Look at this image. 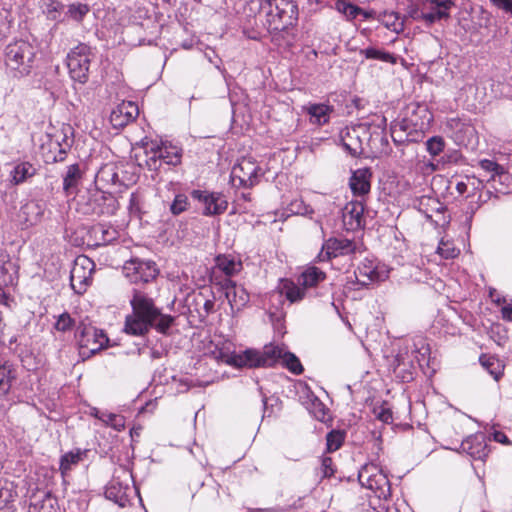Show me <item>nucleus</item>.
<instances>
[{"instance_id": "nucleus-54", "label": "nucleus", "mask_w": 512, "mask_h": 512, "mask_svg": "<svg viewBox=\"0 0 512 512\" xmlns=\"http://www.w3.org/2000/svg\"><path fill=\"white\" fill-rule=\"evenodd\" d=\"M493 5H495L497 8L502 9L504 11H508L509 8L512 6V0H490Z\"/></svg>"}, {"instance_id": "nucleus-40", "label": "nucleus", "mask_w": 512, "mask_h": 512, "mask_svg": "<svg viewBox=\"0 0 512 512\" xmlns=\"http://www.w3.org/2000/svg\"><path fill=\"white\" fill-rule=\"evenodd\" d=\"M81 178V171L78 165L74 164L68 167L64 178L63 186L66 192L74 188Z\"/></svg>"}, {"instance_id": "nucleus-50", "label": "nucleus", "mask_w": 512, "mask_h": 512, "mask_svg": "<svg viewBox=\"0 0 512 512\" xmlns=\"http://www.w3.org/2000/svg\"><path fill=\"white\" fill-rule=\"evenodd\" d=\"M310 412L319 421L323 422L327 418V409L325 405L317 399L312 401Z\"/></svg>"}, {"instance_id": "nucleus-38", "label": "nucleus", "mask_w": 512, "mask_h": 512, "mask_svg": "<svg viewBox=\"0 0 512 512\" xmlns=\"http://www.w3.org/2000/svg\"><path fill=\"white\" fill-rule=\"evenodd\" d=\"M281 365L287 368L291 373L295 375L301 374L304 370L298 357L287 350L283 355Z\"/></svg>"}, {"instance_id": "nucleus-49", "label": "nucleus", "mask_w": 512, "mask_h": 512, "mask_svg": "<svg viewBox=\"0 0 512 512\" xmlns=\"http://www.w3.org/2000/svg\"><path fill=\"white\" fill-rule=\"evenodd\" d=\"M173 320V317L170 315H163L158 311L157 319L154 321L153 325L159 332L165 333L172 325Z\"/></svg>"}, {"instance_id": "nucleus-3", "label": "nucleus", "mask_w": 512, "mask_h": 512, "mask_svg": "<svg viewBox=\"0 0 512 512\" xmlns=\"http://www.w3.org/2000/svg\"><path fill=\"white\" fill-rule=\"evenodd\" d=\"M261 10L266 14L269 28L274 31L286 29L298 18V7L292 0H263Z\"/></svg>"}, {"instance_id": "nucleus-2", "label": "nucleus", "mask_w": 512, "mask_h": 512, "mask_svg": "<svg viewBox=\"0 0 512 512\" xmlns=\"http://www.w3.org/2000/svg\"><path fill=\"white\" fill-rule=\"evenodd\" d=\"M433 121V114L425 105L415 106L411 113L402 121L391 127V135L394 141H403L401 132L406 134V140L417 142L424 137Z\"/></svg>"}, {"instance_id": "nucleus-42", "label": "nucleus", "mask_w": 512, "mask_h": 512, "mask_svg": "<svg viewBox=\"0 0 512 512\" xmlns=\"http://www.w3.org/2000/svg\"><path fill=\"white\" fill-rule=\"evenodd\" d=\"M437 253L444 259H451L458 256L459 249L451 241L442 239L438 245Z\"/></svg>"}, {"instance_id": "nucleus-34", "label": "nucleus", "mask_w": 512, "mask_h": 512, "mask_svg": "<svg viewBox=\"0 0 512 512\" xmlns=\"http://www.w3.org/2000/svg\"><path fill=\"white\" fill-rule=\"evenodd\" d=\"M90 7L85 3L75 2L67 6L65 19L76 23H81L89 13Z\"/></svg>"}, {"instance_id": "nucleus-25", "label": "nucleus", "mask_w": 512, "mask_h": 512, "mask_svg": "<svg viewBox=\"0 0 512 512\" xmlns=\"http://www.w3.org/2000/svg\"><path fill=\"white\" fill-rule=\"evenodd\" d=\"M461 449L474 459H483L487 456L483 435H473L465 439Z\"/></svg>"}, {"instance_id": "nucleus-46", "label": "nucleus", "mask_w": 512, "mask_h": 512, "mask_svg": "<svg viewBox=\"0 0 512 512\" xmlns=\"http://www.w3.org/2000/svg\"><path fill=\"white\" fill-rule=\"evenodd\" d=\"M362 53L368 59H379L384 62H391V63L395 62V59L391 54L383 52V51L375 49V48H366L365 50L362 51Z\"/></svg>"}, {"instance_id": "nucleus-59", "label": "nucleus", "mask_w": 512, "mask_h": 512, "mask_svg": "<svg viewBox=\"0 0 512 512\" xmlns=\"http://www.w3.org/2000/svg\"><path fill=\"white\" fill-rule=\"evenodd\" d=\"M0 512H14L10 506H4L0 508Z\"/></svg>"}, {"instance_id": "nucleus-36", "label": "nucleus", "mask_w": 512, "mask_h": 512, "mask_svg": "<svg viewBox=\"0 0 512 512\" xmlns=\"http://www.w3.org/2000/svg\"><path fill=\"white\" fill-rule=\"evenodd\" d=\"M93 415L100 421H102L104 424L113 427L117 431H121L125 427V419L121 415L108 412H101L98 410H95Z\"/></svg>"}, {"instance_id": "nucleus-55", "label": "nucleus", "mask_w": 512, "mask_h": 512, "mask_svg": "<svg viewBox=\"0 0 512 512\" xmlns=\"http://www.w3.org/2000/svg\"><path fill=\"white\" fill-rule=\"evenodd\" d=\"M502 316L508 321H512V305H507L502 308Z\"/></svg>"}, {"instance_id": "nucleus-51", "label": "nucleus", "mask_w": 512, "mask_h": 512, "mask_svg": "<svg viewBox=\"0 0 512 512\" xmlns=\"http://www.w3.org/2000/svg\"><path fill=\"white\" fill-rule=\"evenodd\" d=\"M61 6V3L55 0H42V8L51 19L57 18Z\"/></svg>"}, {"instance_id": "nucleus-45", "label": "nucleus", "mask_w": 512, "mask_h": 512, "mask_svg": "<svg viewBox=\"0 0 512 512\" xmlns=\"http://www.w3.org/2000/svg\"><path fill=\"white\" fill-rule=\"evenodd\" d=\"M444 147L445 142L443 138L439 136H434L426 142L427 151L433 157L438 156L441 152H443Z\"/></svg>"}, {"instance_id": "nucleus-23", "label": "nucleus", "mask_w": 512, "mask_h": 512, "mask_svg": "<svg viewBox=\"0 0 512 512\" xmlns=\"http://www.w3.org/2000/svg\"><path fill=\"white\" fill-rule=\"evenodd\" d=\"M371 173L367 168H360L352 173L349 181L350 188L355 195H364L370 191Z\"/></svg>"}, {"instance_id": "nucleus-1", "label": "nucleus", "mask_w": 512, "mask_h": 512, "mask_svg": "<svg viewBox=\"0 0 512 512\" xmlns=\"http://www.w3.org/2000/svg\"><path fill=\"white\" fill-rule=\"evenodd\" d=\"M130 303L132 313L126 316L124 331L133 336H141L153 326L158 309L151 298L140 292L134 293Z\"/></svg>"}, {"instance_id": "nucleus-6", "label": "nucleus", "mask_w": 512, "mask_h": 512, "mask_svg": "<svg viewBox=\"0 0 512 512\" xmlns=\"http://www.w3.org/2000/svg\"><path fill=\"white\" fill-rule=\"evenodd\" d=\"M419 7L409 12L412 19L432 25L449 17V11L454 6V0H417Z\"/></svg>"}, {"instance_id": "nucleus-12", "label": "nucleus", "mask_w": 512, "mask_h": 512, "mask_svg": "<svg viewBox=\"0 0 512 512\" xmlns=\"http://www.w3.org/2000/svg\"><path fill=\"white\" fill-rule=\"evenodd\" d=\"M95 263L87 256L80 255L74 260L71 273V288L77 294H83L92 283Z\"/></svg>"}, {"instance_id": "nucleus-8", "label": "nucleus", "mask_w": 512, "mask_h": 512, "mask_svg": "<svg viewBox=\"0 0 512 512\" xmlns=\"http://www.w3.org/2000/svg\"><path fill=\"white\" fill-rule=\"evenodd\" d=\"M212 354L217 361L238 368L266 367L265 363H262L264 361L262 350L247 349L242 353H234L229 348L223 347L216 349Z\"/></svg>"}, {"instance_id": "nucleus-28", "label": "nucleus", "mask_w": 512, "mask_h": 512, "mask_svg": "<svg viewBox=\"0 0 512 512\" xmlns=\"http://www.w3.org/2000/svg\"><path fill=\"white\" fill-rule=\"evenodd\" d=\"M285 351L286 347L283 345H277L273 343L265 345L262 349L264 358L262 363H265L266 367H272L278 363L281 364Z\"/></svg>"}, {"instance_id": "nucleus-20", "label": "nucleus", "mask_w": 512, "mask_h": 512, "mask_svg": "<svg viewBox=\"0 0 512 512\" xmlns=\"http://www.w3.org/2000/svg\"><path fill=\"white\" fill-rule=\"evenodd\" d=\"M19 278V264L7 251H0V284L14 286Z\"/></svg>"}, {"instance_id": "nucleus-19", "label": "nucleus", "mask_w": 512, "mask_h": 512, "mask_svg": "<svg viewBox=\"0 0 512 512\" xmlns=\"http://www.w3.org/2000/svg\"><path fill=\"white\" fill-rule=\"evenodd\" d=\"M139 108L132 101H123L118 104L110 114V122L115 128H122L136 119Z\"/></svg>"}, {"instance_id": "nucleus-37", "label": "nucleus", "mask_w": 512, "mask_h": 512, "mask_svg": "<svg viewBox=\"0 0 512 512\" xmlns=\"http://www.w3.org/2000/svg\"><path fill=\"white\" fill-rule=\"evenodd\" d=\"M381 23L388 29L394 32H400L403 30V20L394 11H385L380 15Z\"/></svg>"}, {"instance_id": "nucleus-14", "label": "nucleus", "mask_w": 512, "mask_h": 512, "mask_svg": "<svg viewBox=\"0 0 512 512\" xmlns=\"http://www.w3.org/2000/svg\"><path fill=\"white\" fill-rule=\"evenodd\" d=\"M390 269L387 265L372 259L363 260L357 270L355 277L361 285L385 281L389 277Z\"/></svg>"}, {"instance_id": "nucleus-39", "label": "nucleus", "mask_w": 512, "mask_h": 512, "mask_svg": "<svg viewBox=\"0 0 512 512\" xmlns=\"http://www.w3.org/2000/svg\"><path fill=\"white\" fill-rule=\"evenodd\" d=\"M81 459L82 453L79 450L64 454L60 460V470L62 475H66L71 470L72 466L78 464Z\"/></svg>"}, {"instance_id": "nucleus-29", "label": "nucleus", "mask_w": 512, "mask_h": 512, "mask_svg": "<svg viewBox=\"0 0 512 512\" xmlns=\"http://www.w3.org/2000/svg\"><path fill=\"white\" fill-rule=\"evenodd\" d=\"M278 289L290 302L299 301L305 296V288L288 279L281 280Z\"/></svg>"}, {"instance_id": "nucleus-41", "label": "nucleus", "mask_w": 512, "mask_h": 512, "mask_svg": "<svg viewBox=\"0 0 512 512\" xmlns=\"http://www.w3.org/2000/svg\"><path fill=\"white\" fill-rule=\"evenodd\" d=\"M335 9L345 15L348 19L356 18L361 12V8L346 2L345 0H337L335 2Z\"/></svg>"}, {"instance_id": "nucleus-43", "label": "nucleus", "mask_w": 512, "mask_h": 512, "mask_svg": "<svg viewBox=\"0 0 512 512\" xmlns=\"http://www.w3.org/2000/svg\"><path fill=\"white\" fill-rule=\"evenodd\" d=\"M289 214L294 215H310L313 209L304 203L302 199H295L291 201L287 207Z\"/></svg>"}, {"instance_id": "nucleus-47", "label": "nucleus", "mask_w": 512, "mask_h": 512, "mask_svg": "<svg viewBox=\"0 0 512 512\" xmlns=\"http://www.w3.org/2000/svg\"><path fill=\"white\" fill-rule=\"evenodd\" d=\"M74 325V320L71 318L70 314L62 313L57 317V320L54 324V328L60 332H66L70 330Z\"/></svg>"}, {"instance_id": "nucleus-10", "label": "nucleus", "mask_w": 512, "mask_h": 512, "mask_svg": "<svg viewBox=\"0 0 512 512\" xmlns=\"http://www.w3.org/2000/svg\"><path fill=\"white\" fill-rule=\"evenodd\" d=\"M91 59L92 52L89 46L79 44L74 47L67 56L70 77L79 83H85L88 80Z\"/></svg>"}, {"instance_id": "nucleus-32", "label": "nucleus", "mask_w": 512, "mask_h": 512, "mask_svg": "<svg viewBox=\"0 0 512 512\" xmlns=\"http://www.w3.org/2000/svg\"><path fill=\"white\" fill-rule=\"evenodd\" d=\"M35 173L36 168L30 162H20L10 172L11 181L14 184H20L35 175Z\"/></svg>"}, {"instance_id": "nucleus-13", "label": "nucleus", "mask_w": 512, "mask_h": 512, "mask_svg": "<svg viewBox=\"0 0 512 512\" xmlns=\"http://www.w3.org/2000/svg\"><path fill=\"white\" fill-rule=\"evenodd\" d=\"M122 271L124 276L132 283H147L158 274L155 262L138 258L126 261Z\"/></svg>"}, {"instance_id": "nucleus-16", "label": "nucleus", "mask_w": 512, "mask_h": 512, "mask_svg": "<svg viewBox=\"0 0 512 512\" xmlns=\"http://www.w3.org/2000/svg\"><path fill=\"white\" fill-rule=\"evenodd\" d=\"M191 196L201 205L202 214L205 216L222 214L228 207V201L221 193L193 190Z\"/></svg>"}, {"instance_id": "nucleus-53", "label": "nucleus", "mask_w": 512, "mask_h": 512, "mask_svg": "<svg viewBox=\"0 0 512 512\" xmlns=\"http://www.w3.org/2000/svg\"><path fill=\"white\" fill-rule=\"evenodd\" d=\"M322 468H323V473H324L325 477L332 476L334 473V470L332 468V459L329 457L323 458Z\"/></svg>"}, {"instance_id": "nucleus-27", "label": "nucleus", "mask_w": 512, "mask_h": 512, "mask_svg": "<svg viewBox=\"0 0 512 512\" xmlns=\"http://www.w3.org/2000/svg\"><path fill=\"white\" fill-rule=\"evenodd\" d=\"M480 167L488 172L491 173V178L494 179L496 176L499 177V181L501 183L508 182L511 184V187H507V192L512 191V176L506 172H504V169L502 166L497 164L496 162L489 160V159H483L479 162Z\"/></svg>"}, {"instance_id": "nucleus-21", "label": "nucleus", "mask_w": 512, "mask_h": 512, "mask_svg": "<svg viewBox=\"0 0 512 512\" xmlns=\"http://www.w3.org/2000/svg\"><path fill=\"white\" fill-rule=\"evenodd\" d=\"M364 205L360 201L348 202L342 210V222L347 231H356L363 226Z\"/></svg>"}, {"instance_id": "nucleus-35", "label": "nucleus", "mask_w": 512, "mask_h": 512, "mask_svg": "<svg viewBox=\"0 0 512 512\" xmlns=\"http://www.w3.org/2000/svg\"><path fill=\"white\" fill-rule=\"evenodd\" d=\"M21 214L25 216L26 226H33L40 221L43 211L38 204L31 202L21 208Z\"/></svg>"}, {"instance_id": "nucleus-62", "label": "nucleus", "mask_w": 512, "mask_h": 512, "mask_svg": "<svg viewBox=\"0 0 512 512\" xmlns=\"http://www.w3.org/2000/svg\"><path fill=\"white\" fill-rule=\"evenodd\" d=\"M60 153H65V150L60 148Z\"/></svg>"}, {"instance_id": "nucleus-5", "label": "nucleus", "mask_w": 512, "mask_h": 512, "mask_svg": "<svg viewBox=\"0 0 512 512\" xmlns=\"http://www.w3.org/2000/svg\"><path fill=\"white\" fill-rule=\"evenodd\" d=\"M145 155V165L150 170H156L160 161L174 166L180 164L182 149L168 141H151L145 144Z\"/></svg>"}, {"instance_id": "nucleus-60", "label": "nucleus", "mask_w": 512, "mask_h": 512, "mask_svg": "<svg viewBox=\"0 0 512 512\" xmlns=\"http://www.w3.org/2000/svg\"><path fill=\"white\" fill-rule=\"evenodd\" d=\"M307 2H308L309 4H311V5H313V4L317 5V4H319V3H320V0H307Z\"/></svg>"}, {"instance_id": "nucleus-11", "label": "nucleus", "mask_w": 512, "mask_h": 512, "mask_svg": "<svg viewBox=\"0 0 512 512\" xmlns=\"http://www.w3.org/2000/svg\"><path fill=\"white\" fill-rule=\"evenodd\" d=\"M77 341L80 354L89 357L105 348L109 339L100 329L91 325L81 324L78 328Z\"/></svg>"}, {"instance_id": "nucleus-52", "label": "nucleus", "mask_w": 512, "mask_h": 512, "mask_svg": "<svg viewBox=\"0 0 512 512\" xmlns=\"http://www.w3.org/2000/svg\"><path fill=\"white\" fill-rule=\"evenodd\" d=\"M374 414L377 419L384 423H390L392 421V412L385 406H379L374 409Z\"/></svg>"}, {"instance_id": "nucleus-57", "label": "nucleus", "mask_w": 512, "mask_h": 512, "mask_svg": "<svg viewBox=\"0 0 512 512\" xmlns=\"http://www.w3.org/2000/svg\"><path fill=\"white\" fill-rule=\"evenodd\" d=\"M3 284H0V303L7 305L9 301V295L2 288Z\"/></svg>"}, {"instance_id": "nucleus-30", "label": "nucleus", "mask_w": 512, "mask_h": 512, "mask_svg": "<svg viewBox=\"0 0 512 512\" xmlns=\"http://www.w3.org/2000/svg\"><path fill=\"white\" fill-rule=\"evenodd\" d=\"M216 266L225 275L233 276L242 270V263L230 255H220L216 258Z\"/></svg>"}, {"instance_id": "nucleus-17", "label": "nucleus", "mask_w": 512, "mask_h": 512, "mask_svg": "<svg viewBox=\"0 0 512 512\" xmlns=\"http://www.w3.org/2000/svg\"><path fill=\"white\" fill-rule=\"evenodd\" d=\"M355 244L348 239L330 238L324 242L318 254L320 261L351 254L355 251Z\"/></svg>"}, {"instance_id": "nucleus-18", "label": "nucleus", "mask_w": 512, "mask_h": 512, "mask_svg": "<svg viewBox=\"0 0 512 512\" xmlns=\"http://www.w3.org/2000/svg\"><path fill=\"white\" fill-rule=\"evenodd\" d=\"M365 135L366 127L364 125L346 127L340 134L343 146L353 156L363 152V140Z\"/></svg>"}, {"instance_id": "nucleus-48", "label": "nucleus", "mask_w": 512, "mask_h": 512, "mask_svg": "<svg viewBox=\"0 0 512 512\" xmlns=\"http://www.w3.org/2000/svg\"><path fill=\"white\" fill-rule=\"evenodd\" d=\"M343 434L339 431H332L327 435V449L328 451H336L340 448L343 442Z\"/></svg>"}, {"instance_id": "nucleus-58", "label": "nucleus", "mask_w": 512, "mask_h": 512, "mask_svg": "<svg viewBox=\"0 0 512 512\" xmlns=\"http://www.w3.org/2000/svg\"><path fill=\"white\" fill-rule=\"evenodd\" d=\"M457 191L460 193V194H463L465 191H466V184L464 183H458L457 184Z\"/></svg>"}, {"instance_id": "nucleus-9", "label": "nucleus", "mask_w": 512, "mask_h": 512, "mask_svg": "<svg viewBox=\"0 0 512 512\" xmlns=\"http://www.w3.org/2000/svg\"><path fill=\"white\" fill-rule=\"evenodd\" d=\"M358 479L363 487L372 490L378 498H386L390 495L388 478L377 464L364 465L359 471Z\"/></svg>"}, {"instance_id": "nucleus-22", "label": "nucleus", "mask_w": 512, "mask_h": 512, "mask_svg": "<svg viewBox=\"0 0 512 512\" xmlns=\"http://www.w3.org/2000/svg\"><path fill=\"white\" fill-rule=\"evenodd\" d=\"M225 296L233 311H240L249 302V294L244 287L231 280H226L224 285Z\"/></svg>"}, {"instance_id": "nucleus-44", "label": "nucleus", "mask_w": 512, "mask_h": 512, "mask_svg": "<svg viewBox=\"0 0 512 512\" xmlns=\"http://www.w3.org/2000/svg\"><path fill=\"white\" fill-rule=\"evenodd\" d=\"M188 206V197L185 194H177L170 205V211L174 215H179L186 211Z\"/></svg>"}, {"instance_id": "nucleus-24", "label": "nucleus", "mask_w": 512, "mask_h": 512, "mask_svg": "<svg viewBox=\"0 0 512 512\" xmlns=\"http://www.w3.org/2000/svg\"><path fill=\"white\" fill-rule=\"evenodd\" d=\"M304 111L309 115V121L315 125H324L328 123L333 108L327 104H308L303 107Z\"/></svg>"}, {"instance_id": "nucleus-33", "label": "nucleus", "mask_w": 512, "mask_h": 512, "mask_svg": "<svg viewBox=\"0 0 512 512\" xmlns=\"http://www.w3.org/2000/svg\"><path fill=\"white\" fill-rule=\"evenodd\" d=\"M29 512H61V509L56 498L46 494L42 499L36 500L30 505Z\"/></svg>"}, {"instance_id": "nucleus-26", "label": "nucleus", "mask_w": 512, "mask_h": 512, "mask_svg": "<svg viewBox=\"0 0 512 512\" xmlns=\"http://www.w3.org/2000/svg\"><path fill=\"white\" fill-rule=\"evenodd\" d=\"M326 275L319 268L310 266L303 270L298 278L299 285L307 288L315 287L318 283L324 281Z\"/></svg>"}, {"instance_id": "nucleus-7", "label": "nucleus", "mask_w": 512, "mask_h": 512, "mask_svg": "<svg viewBox=\"0 0 512 512\" xmlns=\"http://www.w3.org/2000/svg\"><path fill=\"white\" fill-rule=\"evenodd\" d=\"M135 493L132 474L124 468L117 471L105 490L106 498L120 507H125Z\"/></svg>"}, {"instance_id": "nucleus-31", "label": "nucleus", "mask_w": 512, "mask_h": 512, "mask_svg": "<svg viewBox=\"0 0 512 512\" xmlns=\"http://www.w3.org/2000/svg\"><path fill=\"white\" fill-rule=\"evenodd\" d=\"M482 367L498 381L503 375L504 364L500 359L492 355H482L479 359Z\"/></svg>"}, {"instance_id": "nucleus-15", "label": "nucleus", "mask_w": 512, "mask_h": 512, "mask_svg": "<svg viewBox=\"0 0 512 512\" xmlns=\"http://www.w3.org/2000/svg\"><path fill=\"white\" fill-rule=\"evenodd\" d=\"M260 168L252 158H242L231 171L234 186L251 187L258 182Z\"/></svg>"}, {"instance_id": "nucleus-61", "label": "nucleus", "mask_w": 512, "mask_h": 512, "mask_svg": "<svg viewBox=\"0 0 512 512\" xmlns=\"http://www.w3.org/2000/svg\"><path fill=\"white\" fill-rule=\"evenodd\" d=\"M507 12L510 13L512 16V6L509 8V10Z\"/></svg>"}, {"instance_id": "nucleus-56", "label": "nucleus", "mask_w": 512, "mask_h": 512, "mask_svg": "<svg viewBox=\"0 0 512 512\" xmlns=\"http://www.w3.org/2000/svg\"><path fill=\"white\" fill-rule=\"evenodd\" d=\"M493 438H494L495 441L500 442V443H507L508 442L507 436L504 433H502V432H498V431L495 432L493 434Z\"/></svg>"}, {"instance_id": "nucleus-4", "label": "nucleus", "mask_w": 512, "mask_h": 512, "mask_svg": "<svg viewBox=\"0 0 512 512\" xmlns=\"http://www.w3.org/2000/svg\"><path fill=\"white\" fill-rule=\"evenodd\" d=\"M5 65L16 77L28 75L35 57L34 47L25 40H15L5 48Z\"/></svg>"}]
</instances>
